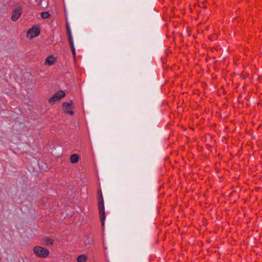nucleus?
Wrapping results in <instances>:
<instances>
[{
    "instance_id": "obj_1",
    "label": "nucleus",
    "mask_w": 262,
    "mask_h": 262,
    "mask_svg": "<svg viewBox=\"0 0 262 262\" xmlns=\"http://www.w3.org/2000/svg\"><path fill=\"white\" fill-rule=\"evenodd\" d=\"M98 209H99V214L100 216V219L101 223L102 226H104V221L105 219V215L104 211V201L102 196V193L101 190L100 189L98 191Z\"/></svg>"
},
{
    "instance_id": "obj_2",
    "label": "nucleus",
    "mask_w": 262,
    "mask_h": 262,
    "mask_svg": "<svg viewBox=\"0 0 262 262\" xmlns=\"http://www.w3.org/2000/svg\"><path fill=\"white\" fill-rule=\"evenodd\" d=\"M33 252L35 255L41 258H46L49 254V251L41 246H35L33 248Z\"/></svg>"
},
{
    "instance_id": "obj_3",
    "label": "nucleus",
    "mask_w": 262,
    "mask_h": 262,
    "mask_svg": "<svg viewBox=\"0 0 262 262\" xmlns=\"http://www.w3.org/2000/svg\"><path fill=\"white\" fill-rule=\"evenodd\" d=\"M40 33V29L37 25L33 26L27 33V37L29 38H33L38 36Z\"/></svg>"
},
{
    "instance_id": "obj_4",
    "label": "nucleus",
    "mask_w": 262,
    "mask_h": 262,
    "mask_svg": "<svg viewBox=\"0 0 262 262\" xmlns=\"http://www.w3.org/2000/svg\"><path fill=\"white\" fill-rule=\"evenodd\" d=\"M66 28L69 44L72 50V54L73 56L75 57L76 56V50L74 45V41L72 35L71 31L68 24H67Z\"/></svg>"
},
{
    "instance_id": "obj_5",
    "label": "nucleus",
    "mask_w": 262,
    "mask_h": 262,
    "mask_svg": "<svg viewBox=\"0 0 262 262\" xmlns=\"http://www.w3.org/2000/svg\"><path fill=\"white\" fill-rule=\"evenodd\" d=\"M66 96V93L63 91H58L49 100L51 104L54 103L56 101H59L62 98Z\"/></svg>"
},
{
    "instance_id": "obj_6",
    "label": "nucleus",
    "mask_w": 262,
    "mask_h": 262,
    "mask_svg": "<svg viewBox=\"0 0 262 262\" xmlns=\"http://www.w3.org/2000/svg\"><path fill=\"white\" fill-rule=\"evenodd\" d=\"M22 13V9L21 8L19 7L17 9L14 10L13 12L11 19L15 21H16L20 16Z\"/></svg>"
},
{
    "instance_id": "obj_7",
    "label": "nucleus",
    "mask_w": 262,
    "mask_h": 262,
    "mask_svg": "<svg viewBox=\"0 0 262 262\" xmlns=\"http://www.w3.org/2000/svg\"><path fill=\"white\" fill-rule=\"evenodd\" d=\"M63 107L64 108V111L66 113L69 114L71 115H73L74 114V112L72 110H69V109L71 110L72 107V102H64L63 103Z\"/></svg>"
},
{
    "instance_id": "obj_8",
    "label": "nucleus",
    "mask_w": 262,
    "mask_h": 262,
    "mask_svg": "<svg viewBox=\"0 0 262 262\" xmlns=\"http://www.w3.org/2000/svg\"><path fill=\"white\" fill-rule=\"evenodd\" d=\"M56 61V58L53 55L49 56L45 60V64L48 66L53 65Z\"/></svg>"
},
{
    "instance_id": "obj_9",
    "label": "nucleus",
    "mask_w": 262,
    "mask_h": 262,
    "mask_svg": "<svg viewBox=\"0 0 262 262\" xmlns=\"http://www.w3.org/2000/svg\"><path fill=\"white\" fill-rule=\"evenodd\" d=\"M79 160V156L76 154H73L70 157V161L72 163H76Z\"/></svg>"
},
{
    "instance_id": "obj_10",
    "label": "nucleus",
    "mask_w": 262,
    "mask_h": 262,
    "mask_svg": "<svg viewBox=\"0 0 262 262\" xmlns=\"http://www.w3.org/2000/svg\"><path fill=\"white\" fill-rule=\"evenodd\" d=\"M87 260V256L85 255H80L77 258L78 262H85Z\"/></svg>"
},
{
    "instance_id": "obj_11",
    "label": "nucleus",
    "mask_w": 262,
    "mask_h": 262,
    "mask_svg": "<svg viewBox=\"0 0 262 262\" xmlns=\"http://www.w3.org/2000/svg\"><path fill=\"white\" fill-rule=\"evenodd\" d=\"M50 13L48 12H43L41 13V16L43 18H48L50 16Z\"/></svg>"
},
{
    "instance_id": "obj_12",
    "label": "nucleus",
    "mask_w": 262,
    "mask_h": 262,
    "mask_svg": "<svg viewBox=\"0 0 262 262\" xmlns=\"http://www.w3.org/2000/svg\"><path fill=\"white\" fill-rule=\"evenodd\" d=\"M45 243L47 245H50L53 244V241L51 238H47L45 239Z\"/></svg>"
}]
</instances>
